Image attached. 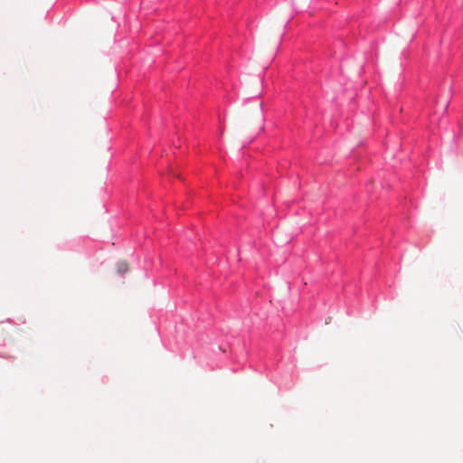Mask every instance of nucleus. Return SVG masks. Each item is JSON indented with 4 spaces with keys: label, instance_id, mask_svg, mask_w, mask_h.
<instances>
[{
    "label": "nucleus",
    "instance_id": "nucleus-1",
    "mask_svg": "<svg viewBox=\"0 0 463 463\" xmlns=\"http://www.w3.org/2000/svg\"><path fill=\"white\" fill-rule=\"evenodd\" d=\"M118 272L126 273L128 270V265L127 262H119L117 267Z\"/></svg>",
    "mask_w": 463,
    "mask_h": 463
}]
</instances>
